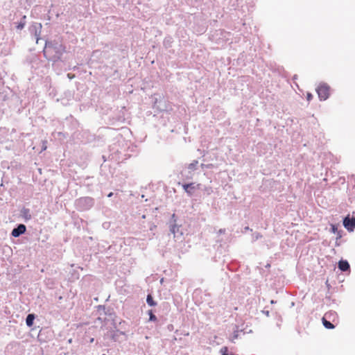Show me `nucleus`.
Here are the masks:
<instances>
[{"instance_id": "obj_12", "label": "nucleus", "mask_w": 355, "mask_h": 355, "mask_svg": "<svg viewBox=\"0 0 355 355\" xmlns=\"http://www.w3.org/2000/svg\"><path fill=\"white\" fill-rule=\"evenodd\" d=\"M150 318L151 320H155L156 317L153 314L151 313Z\"/></svg>"}, {"instance_id": "obj_2", "label": "nucleus", "mask_w": 355, "mask_h": 355, "mask_svg": "<svg viewBox=\"0 0 355 355\" xmlns=\"http://www.w3.org/2000/svg\"><path fill=\"white\" fill-rule=\"evenodd\" d=\"M343 225L348 231H353L355 228V218H349V216L345 217L343 220Z\"/></svg>"}, {"instance_id": "obj_3", "label": "nucleus", "mask_w": 355, "mask_h": 355, "mask_svg": "<svg viewBox=\"0 0 355 355\" xmlns=\"http://www.w3.org/2000/svg\"><path fill=\"white\" fill-rule=\"evenodd\" d=\"M323 317L326 318L327 319L331 321V322H333L336 324H338V322H339L338 315L337 313L334 311H329L327 312Z\"/></svg>"}, {"instance_id": "obj_1", "label": "nucleus", "mask_w": 355, "mask_h": 355, "mask_svg": "<svg viewBox=\"0 0 355 355\" xmlns=\"http://www.w3.org/2000/svg\"><path fill=\"white\" fill-rule=\"evenodd\" d=\"M329 87L327 85H320L317 88V93L318 97L321 101H324L328 98L329 96Z\"/></svg>"}, {"instance_id": "obj_9", "label": "nucleus", "mask_w": 355, "mask_h": 355, "mask_svg": "<svg viewBox=\"0 0 355 355\" xmlns=\"http://www.w3.org/2000/svg\"><path fill=\"white\" fill-rule=\"evenodd\" d=\"M146 302L148 305L153 306L156 305V303L154 302L153 297L150 295H148L146 298Z\"/></svg>"}, {"instance_id": "obj_4", "label": "nucleus", "mask_w": 355, "mask_h": 355, "mask_svg": "<svg viewBox=\"0 0 355 355\" xmlns=\"http://www.w3.org/2000/svg\"><path fill=\"white\" fill-rule=\"evenodd\" d=\"M26 226L23 224H20L17 226V227L12 230L11 234L14 237H18L21 234H24L26 232Z\"/></svg>"}, {"instance_id": "obj_14", "label": "nucleus", "mask_w": 355, "mask_h": 355, "mask_svg": "<svg viewBox=\"0 0 355 355\" xmlns=\"http://www.w3.org/2000/svg\"><path fill=\"white\" fill-rule=\"evenodd\" d=\"M113 196V193L112 192H110L108 195H107V197H112Z\"/></svg>"}, {"instance_id": "obj_10", "label": "nucleus", "mask_w": 355, "mask_h": 355, "mask_svg": "<svg viewBox=\"0 0 355 355\" xmlns=\"http://www.w3.org/2000/svg\"><path fill=\"white\" fill-rule=\"evenodd\" d=\"M313 98V96L310 93H308L307 95H306V98L309 101H310Z\"/></svg>"}, {"instance_id": "obj_5", "label": "nucleus", "mask_w": 355, "mask_h": 355, "mask_svg": "<svg viewBox=\"0 0 355 355\" xmlns=\"http://www.w3.org/2000/svg\"><path fill=\"white\" fill-rule=\"evenodd\" d=\"M338 268L342 271H347L349 269V264L347 261L341 260L338 262Z\"/></svg>"}, {"instance_id": "obj_7", "label": "nucleus", "mask_w": 355, "mask_h": 355, "mask_svg": "<svg viewBox=\"0 0 355 355\" xmlns=\"http://www.w3.org/2000/svg\"><path fill=\"white\" fill-rule=\"evenodd\" d=\"M322 321L323 325L327 329H334L335 327V325L334 324V323L331 322V321H330L328 319H327L326 318L323 317L322 318Z\"/></svg>"}, {"instance_id": "obj_11", "label": "nucleus", "mask_w": 355, "mask_h": 355, "mask_svg": "<svg viewBox=\"0 0 355 355\" xmlns=\"http://www.w3.org/2000/svg\"><path fill=\"white\" fill-rule=\"evenodd\" d=\"M24 26V24H19L18 26H17V28L19 29H22Z\"/></svg>"}, {"instance_id": "obj_6", "label": "nucleus", "mask_w": 355, "mask_h": 355, "mask_svg": "<svg viewBox=\"0 0 355 355\" xmlns=\"http://www.w3.org/2000/svg\"><path fill=\"white\" fill-rule=\"evenodd\" d=\"M183 188L189 196L192 195L193 191L195 189V187L193 183L184 184Z\"/></svg>"}, {"instance_id": "obj_8", "label": "nucleus", "mask_w": 355, "mask_h": 355, "mask_svg": "<svg viewBox=\"0 0 355 355\" xmlns=\"http://www.w3.org/2000/svg\"><path fill=\"white\" fill-rule=\"evenodd\" d=\"M35 315L33 314H28L26 319L27 326L31 327L33 324Z\"/></svg>"}, {"instance_id": "obj_15", "label": "nucleus", "mask_w": 355, "mask_h": 355, "mask_svg": "<svg viewBox=\"0 0 355 355\" xmlns=\"http://www.w3.org/2000/svg\"><path fill=\"white\" fill-rule=\"evenodd\" d=\"M94 341V338H92L90 342L92 343Z\"/></svg>"}, {"instance_id": "obj_13", "label": "nucleus", "mask_w": 355, "mask_h": 355, "mask_svg": "<svg viewBox=\"0 0 355 355\" xmlns=\"http://www.w3.org/2000/svg\"><path fill=\"white\" fill-rule=\"evenodd\" d=\"M67 76H68L69 78H73V77H74V75L71 76V74H70V73H68Z\"/></svg>"}]
</instances>
